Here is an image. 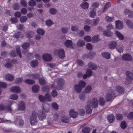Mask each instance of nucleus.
Returning <instances> with one entry per match:
<instances>
[{
    "label": "nucleus",
    "instance_id": "nucleus-1",
    "mask_svg": "<svg viewBox=\"0 0 133 133\" xmlns=\"http://www.w3.org/2000/svg\"><path fill=\"white\" fill-rule=\"evenodd\" d=\"M29 120L31 125H35L37 123V112L35 110L32 111L29 116Z\"/></svg>",
    "mask_w": 133,
    "mask_h": 133
},
{
    "label": "nucleus",
    "instance_id": "nucleus-2",
    "mask_svg": "<svg viewBox=\"0 0 133 133\" xmlns=\"http://www.w3.org/2000/svg\"><path fill=\"white\" fill-rule=\"evenodd\" d=\"M14 101L9 100L8 101V104L5 105L3 104H0V110L4 111L10 112L12 111V109L11 105L13 103Z\"/></svg>",
    "mask_w": 133,
    "mask_h": 133
},
{
    "label": "nucleus",
    "instance_id": "nucleus-3",
    "mask_svg": "<svg viewBox=\"0 0 133 133\" xmlns=\"http://www.w3.org/2000/svg\"><path fill=\"white\" fill-rule=\"evenodd\" d=\"M87 102H89L90 106L94 108H97L98 105V100L96 98H93L92 100L89 99Z\"/></svg>",
    "mask_w": 133,
    "mask_h": 133
},
{
    "label": "nucleus",
    "instance_id": "nucleus-4",
    "mask_svg": "<svg viewBox=\"0 0 133 133\" xmlns=\"http://www.w3.org/2000/svg\"><path fill=\"white\" fill-rule=\"evenodd\" d=\"M58 52L57 55L60 58H63L65 57V53L64 50L61 49L58 50L55 49L53 52V54L55 55H57V53Z\"/></svg>",
    "mask_w": 133,
    "mask_h": 133
},
{
    "label": "nucleus",
    "instance_id": "nucleus-5",
    "mask_svg": "<svg viewBox=\"0 0 133 133\" xmlns=\"http://www.w3.org/2000/svg\"><path fill=\"white\" fill-rule=\"evenodd\" d=\"M115 95V93L113 90L110 89L108 93L106 95V100L107 101H110L113 98Z\"/></svg>",
    "mask_w": 133,
    "mask_h": 133
},
{
    "label": "nucleus",
    "instance_id": "nucleus-6",
    "mask_svg": "<svg viewBox=\"0 0 133 133\" xmlns=\"http://www.w3.org/2000/svg\"><path fill=\"white\" fill-rule=\"evenodd\" d=\"M64 81L62 78H58L57 80V83L58 87L57 89L58 90L61 89L62 88L63 85L64 84Z\"/></svg>",
    "mask_w": 133,
    "mask_h": 133
},
{
    "label": "nucleus",
    "instance_id": "nucleus-7",
    "mask_svg": "<svg viewBox=\"0 0 133 133\" xmlns=\"http://www.w3.org/2000/svg\"><path fill=\"white\" fill-rule=\"evenodd\" d=\"M115 27L118 30L122 29L124 28L123 22L119 20L115 22Z\"/></svg>",
    "mask_w": 133,
    "mask_h": 133
},
{
    "label": "nucleus",
    "instance_id": "nucleus-8",
    "mask_svg": "<svg viewBox=\"0 0 133 133\" xmlns=\"http://www.w3.org/2000/svg\"><path fill=\"white\" fill-rule=\"evenodd\" d=\"M44 112L42 110H39L38 111L37 115L39 120L42 121L46 118V115Z\"/></svg>",
    "mask_w": 133,
    "mask_h": 133
},
{
    "label": "nucleus",
    "instance_id": "nucleus-9",
    "mask_svg": "<svg viewBox=\"0 0 133 133\" xmlns=\"http://www.w3.org/2000/svg\"><path fill=\"white\" fill-rule=\"evenodd\" d=\"M25 106L24 102L22 101L19 102L18 105V110L24 111L25 110Z\"/></svg>",
    "mask_w": 133,
    "mask_h": 133
},
{
    "label": "nucleus",
    "instance_id": "nucleus-10",
    "mask_svg": "<svg viewBox=\"0 0 133 133\" xmlns=\"http://www.w3.org/2000/svg\"><path fill=\"white\" fill-rule=\"evenodd\" d=\"M11 91L14 93H19L21 91V89L18 86H14L12 87L10 89Z\"/></svg>",
    "mask_w": 133,
    "mask_h": 133
},
{
    "label": "nucleus",
    "instance_id": "nucleus-11",
    "mask_svg": "<svg viewBox=\"0 0 133 133\" xmlns=\"http://www.w3.org/2000/svg\"><path fill=\"white\" fill-rule=\"evenodd\" d=\"M69 116L73 118H76L78 115L77 112L75 111L73 109H71L69 112Z\"/></svg>",
    "mask_w": 133,
    "mask_h": 133
},
{
    "label": "nucleus",
    "instance_id": "nucleus-12",
    "mask_svg": "<svg viewBox=\"0 0 133 133\" xmlns=\"http://www.w3.org/2000/svg\"><path fill=\"white\" fill-rule=\"evenodd\" d=\"M88 66L89 69L91 70H95L97 68L96 65L92 62H89L88 64Z\"/></svg>",
    "mask_w": 133,
    "mask_h": 133
},
{
    "label": "nucleus",
    "instance_id": "nucleus-13",
    "mask_svg": "<svg viewBox=\"0 0 133 133\" xmlns=\"http://www.w3.org/2000/svg\"><path fill=\"white\" fill-rule=\"evenodd\" d=\"M117 45V42L112 41L110 42L108 45L109 47L111 49H113L116 47Z\"/></svg>",
    "mask_w": 133,
    "mask_h": 133
},
{
    "label": "nucleus",
    "instance_id": "nucleus-14",
    "mask_svg": "<svg viewBox=\"0 0 133 133\" xmlns=\"http://www.w3.org/2000/svg\"><path fill=\"white\" fill-rule=\"evenodd\" d=\"M89 104V102H87V105L86 106V111L88 114H90L91 113L92 109V107Z\"/></svg>",
    "mask_w": 133,
    "mask_h": 133
},
{
    "label": "nucleus",
    "instance_id": "nucleus-15",
    "mask_svg": "<svg viewBox=\"0 0 133 133\" xmlns=\"http://www.w3.org/2000/svg\"><path fill=\"white\" fill-rule=\"evenodd\" d=\"M49 105L48 104H44L43 106V108L41 110L44 112H48L49 111Z\"/></svg>",
    "mask_w": 133,
    "mask_h": 133
},
{
    "label": "nucleus",
    "instance_id": "nucleus-16",
    "mask_svg": "<svg viewBox=\"0 0 133 133\" xmlns=\"http://www.w3.org/2000/svg\"><path fill=\"white\" fill-rule=\"evenodd\" d=\"M74 90L77 93H79L82 90V88L78 84H75L74 86Z\"/></svg>",
    "mask_w": 133,
    "mask_h": 133
},
{
    "label": "nucleus",
    "instance_id": "nucleus-17",
    "mask_svg": "<svg viewBox=\"0 0 133 133\" xmlns=\"http://www.w3.org/2000/svg\"><path fill=\"white\" fill-rule=\"evenodd\" d=\"M80 6L83 9L86 10L88 9L89 5L87 2H83L81 4Z\"/></svg>",
    "mask_w": 133,
    "mask_h": 133
},
{
    "label": "nucleus",
    "instance_id": "nucleus-18",
    "mask_svg": "<svg viewBox=\"0 0 133 133\" xmlns=\"http://www.w3.org/2000/svg\"><path fill=\"white\" fill-rule=\"evenodd\" d=\"M89 15L90 17L92 18H94L96 15L95 10L93 8H91L90 9Z\"/></svg>",
    "mask_w": 133,
    "mask_h": 133
},
{
    "label": "nucleus",
    "instance_id": "nucleus-19",
    "mask_svg": "<svg viewBox=\"0 0 133 133\" xmlns=\"http://www.w3.org/2000/svg\"><path fill=\"white\" fill-rule=\"evenodd\" d=\"M115 117L112 114L109 115L108 116V120L110 123H111L115 121Z\"/></svg>",
    "mask_w": 133,
    "mask_h": 133
},
{
    "label": "nucleus",
    "instance_id": "nucleus-20",
    "mask_svg": "<svg viewBox=\"0 0 133 133\" xmlns=\"http://www.w3.org/2000/svg\"><path fill=\"white\" fill-rule=\"evenodd\" d=\"M82 131L83 133H90L91 129L89 127H86L82 128Z\"/></svg>",
    "mask_w": 133,
    "mask_h": 133
},
{
    "label": "nucleus",
    "instance_id": "nucleus-21",
    "mask_svg": "<svg viewBox=\"0 0 133 133\" xmlns=\"http://www.w3.org/2000/svg\"><path fill=\"white\" fill-rule=\"evenodd\" d=\"M27 75L29 77H31L33 79H38L40 77V74H28Z\"/></svg>",
    "mask_w": 133,
    "mask_h": 133
},
{
    "label": "nucleus",
    "instance_id": "nucleus-22",
    "mask_svg": "<svg viewBox=\"0 0 133 133\" xmlns=\"http://www.w3.org/2000/svg\"><path fill=\"white\" fill-rule=\"evenodd\" d=\"M58 115L57 114H56L55 115H52L51 116V117L52 118L51 119V123H54L56 121H57L58 119Z\"/></svg>",
    "mask_w": 133,
    "mask_h": 133
},
{
    "label": "nucleus",
    "instance_id": "nucleus-23",
    "mask_svg": "<svg viewBox=\"0 0 133 133\" xmlns=\"http://www.w3.org/2000/svg\"><path fill=\"white\" fill-rule=\"evenodd\" d=\"M116 91L120 94L123 93L124 91L123 88L119 85L116 87Z\"/></svg>",
    "mask_w": 133,
    "mask_h": 133
},
{
    "label": "nucleus",
    "instance_id": "nucleus-24",
    "mask_svg": "<svg viewBox=\"0 0 133 133\" xmlns=\"http://www.w3.org/2000/svg\"><path fill=\"white\" fill-rule=\"evenodd\" d=\"M65 45L67 47H71L72 44V41L70 40H66L64 42Z\"/></svg>",
    "mask_w": 133,
    "mask_h": 133
},
{
    "label": "nucleus",
    "instance_id": "nucleus-25",
    "mask_svg": "<svg viewBox=\"0 0 133 133\" xmlns=\"http://www.w3.org/2000/svg\"><path fill=\"white\" fill-rule=\"evenodd\" d=\"M5 78L6 80L9 81H12L14 79V77L11 75L9 74L5 75Z\"/></svg>",
    "mask_w": 133,
    "mask_h": 133
},
{
    "label": "nucleus",
    "instance_id": "nucleus-26",
    "mask_svg": "<svg viewBox=\"0 0 133 133\" xmlns=\"http://www.w3.org/2000/svg\"><path fill=\"white\" fill-rule=\"evenodd\" d=\"M101 55L103 57L105 58H110V54L108 52H103L101 53Z\"/></svg>",
    "mask_w": 133,
    "mask_h": 133
},
{
    "label": "nucleus",
    "instance_id": "nucleus-27",
    "mask_svg": "<svg viewBox=\"0 0 133 133\" xmlns=\"http://www.w3.org/2000/svg\"><path fill=\"white\" fill-rule=\"evenodd\" d=\"M115 34L118 37L120 40H122L124 38V37L123 35L118 31H116Z\"/></svg>",
    "mask_w": 133,
    "mask_h": 133
},
{
    "label": "nucleus",
    "instance_id": "nucleus-28",
    "mask_svg": "<svg viewBox=\"0 0 133 133\" xmlns=\"http://www.w3.org/2000/svg\"><path fill=\"white\" fill-rule=\"evenodd\" d=\"M35 35V33L32 31L28 32L26 33V36L28 38H32Z\"/></svg>",
    "mask_w": 133,
    "mask_h": 133
},
{
    "label": "nucleus",
    "instance_id": "nucleus-29",
    "mask_svg": "<svg viewBox=\"0 0 133 133\" xmlns=\"http://www.w3.org/2000/svg\"><path fill=\"white\" fill-rule=\"evenodd\" d=\"M14 36L16 38H22L23 37V36L20 32H17L14 33Z\"/></svg>",
    "mask_w": 133,
    "mask_h": 133
},
{
    "label": "nucleus",
    "instance_id": "nucleus-30",
    "mask_svg": "<svg viewBox=\"0 0 133 133\" xmlns=\"http://www.w3.org/2000/svg\"><path fill=\"white\" fill-rule=\"evenodd\" d=\"M39 89V86L37 85H34L32 88V91L35 93L37 92Z\"/></svg>",
    "mask_w": 133,
    "mask_h": 133
},
{
    "label": "nucleus",
    "instance_id": "nucleus-31",
    "mask_svg": "<svg viewBox=\"0 0 133 133\" xmlns=\"http://www.w3.org/2000/svg\"><path fill=\"white\" fill-rule=\"evenodd\" d=\"M38 61L36 59L31 62L30 65L32 67L35 68L38 65Z\"/></svg>",
    "mask_w": 133,
    "mask_h": 133
},
{
    "label": "nucleus",
    "instance_id": "nucleus-32",
    "mask_svg": "<svg viewBox=\"0 0 133 133\" xmlns=\"http://www.w3.org/2000/svg\"><path fill=\"white\" fill-rule=\"evenodd\" d=\"M85 42L83 40H79L77 42V45L79 47H82L85 45Z\"/></svg>",
    "mask_w": 133,
    "mask_h": 133
},
{
    "label": "nucleus",
    "instance_id": "nucleus-33",
    "mask_svg": "<svg viewBox=\"0 0 133 133\" xmlns=\"http://www.w3.org/2000/svg\"><path fill=\"white\" fill-rule=\"evenodd\" d=\"M100 37L98 35H95L93 36L92 38V41L94 42H96L100 39Z\"/></svg>",
    "mask_w": 133,
    "mask_h": 133
},
{
    "label": "nucleus",
    "instance_id": "nucleus-34",
    "mask_svg": "<svg viewBox=\"0 0 133 133\" xmlns=\"http://www.w3.org/2000/svg\"><path fill=\"white\" fill-rule=\"evenodd\" d=\"M127 76L129 78L133 80V73L130 71H127L126 72Z\"/></svg>",
    "mask_w": 133,
    "mask_h": 133
},
{
    "label": "nucleus",
    "instance_id": "nucleus-35",
    "mask_svg": "<svg viewBox=\"0 0 133 133\" xmlns=\"http://www.w3.org/2000/svg\"><path fill=\"white\" fill-rule=\"evenodd\" d=\"M99 104L102 106L104 105L105 103L104 99L102 97L100 98L99 99Z\"/></svg>",
    "mask_w": 133,
    "mask_h": 133
},
{
    "label": "nucleus",
    "instance_id": "nucleus-36",
    "mask_svg": "<svg viewBox=\"0 0 133 133\" xmlns=\"http://www.w3.org/2000/svg\"><path fill=\"white\" fill-rule=\"evenodd\" d=\"M25 82L29 84H32L35 83V81L34 80L29 79H26L25 81Z\"/></svg>",
    "mask_w": 133,
    "mask_h": 133
},
{
    "label": "nucleus",
    "instance_id": "nucleus-37",
    "mask_svg": "<svg viewBox=\"0 0 133 133\" xmlns=\"http://www.w3.org/2000/svg\"><path fill=\"white\" fill-rule=\"evenodd\" d=\"M62 121L64 123H68L69 122V120L68 117L64 116L62 117Z\"/></svg>",
    "mask_w": 133,
    "mask_h": 133
},
{
    "label": "nucleus",
    "instance_id": "nucleus-38",
    "mask_svg": "<svg viewBox=\"0 0 133 133\" xmlns=\"http://www.w3.org/2000/svg\"><path fill=\"white\" fill-rule=\"evenodd\" d=\"M16 52L20 58L22 57V56L21 53L20 48L19 46L17 45L16 47Z\"/></svg>",
    "mask_w": 133,
    "mask_h": 133
},
{
    "label": "nucleus",
    "instance_id": "nucleus-39",
    "mask_svg": "<svg viewBox=\"0 0 133 133\" xmlns=\"http://www.w3.org/2000/svg\"><path fill=\"white\" fill-rule=\"evenodd\" d=\"M104 35L107 36H110L112 35L113 33L110 31L107 30H105L103 32Z\"/></svg>",
    "mask_w": 133,
    "mask_h": 133
},
{
    "label": "nucleus",
    "instance_id": "nucleus-40",
    "mask_svg": "<svg viewBox=\"0 0 133 133\" xmlns=\"http://www.w3.org/2000/svg\"><path fill=\"white\" fill-rule=\"evenodd\" d=\"M37 32L39 35H43L45 33L43 29L39 28L37 29Z\"/></svg>",
    "mask_w": 133,
    "mask_h": 133
},
{
    "label": "nucleus",
    "instance_id": "nucleus-41",
    "mask_svg": "<svg viewBox=\"0 0 133 133\" xmlns=\"http://www.w3.org/2000/svg\"><path fill=\"white\" fill-rule=\"evenodd\" d=\"M23 80L22 77L17 78L15 80V83L16 84H20L21 83Z\"/></svg>",
    "mask_w": 133,
    "mask_h": 133
},
{
    "label": "nucleus",
    "instance_id": "nucleus-42",
    "mask_svg": "<svg viewBox=\"0 0 133 133\" xmlns=\"http://www.w3.org/2000/svg\"><path fill=\"white\" fill-rule=\"evenodd\" d=\"M30 44L28 43H25L22 45V47L24 49H26L30 46Z\"/></svg>",
    "mask_w": 133,
    "mask_h": 133
},
{
    "label": "nucleus",
    "instance_id": "nucleus-43",
    "mask_svg": "<svg viewBox=\"0 0 133 133\" xmlns=\"http://www.w3.org/2000/svg\"><path fill=\"white\" fill-rule=\"evenodd\" d=\"M79 97L82 101L84 102L85 101V97L84 93L80 94Z\"/></svg>",
    "mask_w": 133,
    "mask_h": 133
},
{
    "label": "nucleus",
    "instance_id": "nucleus-44",
    "mask_svg": "<svg viewBox=\"0 0 133 133\" xmlns=\"http://www.w3.org/2000/svg\"><path fill=\"white\" fill-rule=\"evenodd\" d=\"M78 84L80 87H81L82 88L85 87L86 85L85 82L83 81H80L78 82Z\"/></svg>",
    "mask_w": 133,
    "mask_h": 133
},
{
    "label": "nucleus",
    "instance_id": "nucleus-45",
    "mask_svg": "<svg viewBox=\"0 0 133 133\" xmlns=\"http://www.w3.org/2000/svg\"><path fill=\"white\" fill-rule=\"evenodd\" d=\"M126 23L130 28L131 29H133V23L131 21L128 20L126 22Z\"/></svg>",
    "mask_w": 133,
    "mask_h": 133
},
{
    "label": "nucleus",
    "instance_id": "nucleus-46",
    "mask_svg": "<svg viewBox=\"0 0 133 133\" xmlns=\"http://www.w3.org/2000/svg\"><path fill=\"white\" fill-rule=\"evenodd\" d=\"M42 58H52L51 55L49 53L44 54L43 55Z\"/></svg>",
    "mask_w": 133,
    "mask_h": 133
},
{
    "label": "nucleus",
    "instance_id": "nucleus-47",
    "mask_svg": "<svg viewBox=\"0 0 133 133\" xmlns=\"http://www.w3.org/2000/svg\"><path fill=\"white\" fill-rule=\"evenodd\" d=\"M45 100H46L48 101H50L51 100V96L49 94H45Z\"/></svg>",
    "mask_w": 133,
    "mask_h": 133
},
{
    "label": "nucleus",
    "instance_id": "nucleus-48",
    "mask_svg": "<svg viewBox=\"0 0 133 133\" xmlns=\"http://www.w3.org/2000/svg\"><path fill=\"white\" fill-rule=\"evenodd\" d=\"M92 90V88L90 86H87L85 89V92L86 93H89Z\"/></svg>",
    "mask_w": 133,
    "mask_h": 133
},
{
    "label": "nucleus",
    "instance_id": "nucleus-49",
    "mask_svg": "<svg viewBox=\"0 0 133 133\" xmlns=\"http://www.w3.org/2000/svg\"><path fill=\"white\" fill-rule=\"evenodd\" d=\"M46 24L49 26H50L53 24V22L50 19H48L45 21Z\"/></svg>",
    "mask_w": 133,
    "mask_h": 133
},
{
    "label": "nucleus",
    "instance_id": "nucleus-50",
    "mask_svg": "<svg viewBox=\"0 0 133 133\" xmlns=\"http://www.w3.org/2000/svg\"><path fill=\"white\" fill-rule=\"evenodd\" d=\"M10 98L13 100H16L18 98V95L16 94H13L11 95L10 97Z\"/></svg>",
    "mask_w": 133,
    "mask_h": 133
},
{
    "label": "nucleus",
    "instance_id": "nucleus-51",
    "mask_svg": "<svg viewBox=\"0 0 133 133\" xmlns=\"http://www.w3.org/2000/svg\"><path fill=\"white\" fill-rule=\"evenodd\" d=\"M116 118L117 120H121L123 119V116L121 114H118L116 115Z\"/></svg>",
    "mask_w": 133,
    "mask_h": 133
},
{
    "label": "nucleus",
    "instance_id": "nucleus-52",
    "mask_svg": "<svg viewBox=\"0 0 133 133\" xmlns=\"http://www.w3.org/2000/svg\"><path fill=\"white\" fill-rule=\"evenodd\" d=\"M49 12L50 14L54 15L56 13L57 11L55 9L51 8L49 9Z\"/></svg>",
    "mask_w": 133,
    "mask_h": 133
},
{
    "label": "nucleus",
    "instance_id": "nucleus-53",
    "mask_svg": "<svg viewBox=\"0 0 133 133\" xmlns=\"http://www.w3.org/2000/svg\"><path fill=\"white\" fill-rule=\"evenodd\" d=\"M69 29V28H66L65 27H62L61 30L62 33L64 34H66L68 32Z\"/></svg>",
    "mask_w": 133,
    "mask_h": 133
},
{
    "label": "nucleus",
    "instance_id": "nucleus-54",
    "mask_svg": "<svg viewBox=\"0 0 133 133\" xmlns=\"http://www.w3.org/2000/svg\"><path fill=\"white\" fill-rule=\"evenodd\" d=\"M71 29L72 31L77 32L78 30V28L77 26L72 25L71 26Z\"/></svg>",
    "mask_w": 133,
    "mask_h": 133
},
{
    "label": "nucleus",
    "instance_id": "nucleus-55",
    "mask_svg": "<svg viewBox=\"0 0 133 133\" xmlns=\"http://www.w3.org/2000/svg\"><path fill=\"white\" fill-rule=\"evenodd\" d=\"M20 5L18 4H15L13 6V8L15 10H17L19 9L20 8Z\"/></svg>",
    "mask_w": 133,
    "mask_h": 133
},
{
    "label": "nucleus",
    "instance_id": "nucleus-56",
    "mask_svg": "<svg viewBox=\"0 0 133 133\" xmlns=\"http://www.w3.org/2000/svg\"><path fill=\"white\" fill-rule=\"evenodd\" d=\"M126 123L125 121H123L122 122L121 124V127L122 129H125L126 127Z\"/></svg>",
    "mask_w": 133,
    "mask_h": 133
},
{
    "label": "nucleus",
    "instance_id": "nucleus-57",
    "mask_svg": "<svg viewBox=\"0 0 133 133\" xmlns=\"http://www.w3.org/2000/svg\"><path fill=\"white\" fill-rule=\"evenodd\" d=\"M52 106L53 108L55 110H57L58 109V105L56 102L53 103L52 104Z\"/></svg>",
    "mask_w": 133,
    "mask_h": 133
},
{
    "label": "nucleus",
    "instance_id": "nucleus-58",
    "mask_svg": "<svg viewBox=\"0 0 133 133\" xmlns=\"http://www.w3.org/2000/svg\"><path fill=\"white\" fill-rule=\"evenodd\" d=\"M39 84L41 85H43L46 83L45 80L42 78H41L39 79Z\"/></svg>",
    "mask_w": 133,
    "mask_h": 133
},
{
    "label": "nucleus",
    "instance_id": "nucleus-59",
    "mask_svg": "<svg viewBox=\"0 0 133 133\" xmlns=\"http://www.w3.org/2000/svg\"><path fill=\"white\" fill-rule=\"evenodd\" d=\"M27 19L26 16H25L21 17L20 19V21L21 23H24L25 22Z\"/></svg>",
    "mask_w": 133,
    "mask_h": 133
},
{
    "label": "nucleus",
    "instance_id": "nucleus-60",
    "mask_svg": "<svg viewBox=\"0 0 133 133\" xmlns=\"http://www.w3.org/2000/svg\"><path fill=\"white\" fill-rule=\"evenodd\" d=\"M105 19L107 21L109 22H111L113 21L114 19V17H109L107 16L105 17Z\"/></svg>",
    "mask_w": 133,
    "mask_h": 133
},
{
    "label": "nucleus",
    "instance_id": "nucleus-61",
    "mask_svg": "<svg viewBox=\"0 0 133 133\" xmlns=\"http://www.w3.org/2000/svg\"><path fill=\"white\" fill-rule=\"evenodd\" d=\"M10 55L11 57L14 58L16 57V54L15 50H12L10 52Z\"/></svg>",
    "mask_w": 133,
    "mask_h": 133
},
{
    "label": "nucleus",
    "instance_id": "nucleus-62",
    "mask_svg": "<svg viewBox=\"0 0 133 133\" xmlns=\"http://www.w3.org/2000/svg\"><path fill=\"white\" fill-rule=\"evenodd\" d=\"M29 5L31 6H34L36 4V2L34 0H30L28 3Z\"/></svg>",
    "mask_w": 133,
    "mask_h": 133
},
{
    "label": "nucleus",
    "instance_id": "nucleus-63",
    "mask_svg": "<svg viewBox=\"0 0 133 133\" xmlns=\"http://www.w3.org/2000/svg\"><path fill=\"white\" fill-rule=\"evenodd\" d=\"M110 3L109 2H108L107 3V4H105V6L104 7V8L103 9V12H104L105 11H107L108 8L110 6Z\"/></svg>",
    "mask_w": 133,
    "mask_h": 133
},
{
    "label": "nucleus",
    "instance_id": "nucleus-64",
    "mask_svg": "<svg viewBox=\"0 0 133 133\" xmlns=\"http://www.w3.org/2000/svg\"><path fill=\"white\" fill-rule=\"evenodd\" d=\"M91 70L90 69H88L86 72V74L88 75V77H89L92 75L93 72L91 71Z\"/></svg>",
    "mask_w": 133,
    "mask_h": 133
}]
</instances>
